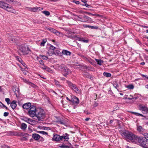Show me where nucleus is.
Masks as SVG:
<instances>
[{"label": "nucleus", "instance_id": "nucleus-1", "mask_svg": "<svg viewBox=\"0 0 148 148\" xmlns=\"http://www.w3.org/2000/svg\"><path fill=\"white\" fill-rule=\"evenodd\" d=\"M0 8L6 10L14 14L16 13V11L9 4L4 2L0 1Z\"/></svg>", "mask_w": 148, "mask_h": 148}, {"label": "nucleus", "instance_id": "nucleus-2", "mask_svg": "<svg viewBox=\"0 0 148 148\" xmlns=\"http://www.w3.org/2000/svg\"><path fill=\"white\" fill-rule=\"evenodd\" d=\"M45 117V114L43 110L40 108H37L34 118L38 121H42Z\"/></svg>", "mask_w": 148, "mask_h": 148}, {"label": "nucleus", "instance_id": "nucleus-3", "mask_svg": "<svg viewBox=\"0 0 148 148\" xmlns=\"http://www.w3.org/2000/svg\"><path fill=\"white\" fill-rule=\"evenodd\" d=\"M121 135L125 139L129 140L133 142L134 140V138L135 135L131 132L125 131L122 133Z\"/></svg>", "mask_w": 148, "mask_h": 148}, {"label": "nucleus", "instance_id": "nucleus-4", "mask_svg": "<svg viewBox=\"0 0 148 148\" xmlns=\"http://www.w3.org/2000/svg\"><path fill=\"white\" fill-rule=\"evenodd\" d=\"M17 48L19 49V51L23 55H27L31 51L29 48L25 45L19 46Z\"/></svg>", "mask_w": 148, "mask_h": 148}, {"label": "nucleus", "instance_id": "nucleus-5", "mask_svg": "<svg viewBox=\"0 0 148 148\" xmlns=\"http://www.w3.org/2000/svg\"><path fill=\"white\" fill-rule=\"evenodd\" d=\"M66 82L70 88L77 93H79L80 92V90L78 89L75 85L72 84L71 82L68 80H66Z\"/></svg>", "mask_w": 148, "mask_h": 148}, {"label": "nucleus", "instance_id": "nucleus-6", "mask_svg": "<svg viewBox=\"0 0 148 148\" xmlns=\"http://www.w3.org/2000/svg\"><path fill=\"white\" fill-rule=\"evenodd\" d=\"M37 109L35 106L31 107L28 110V115L31 117L34 118Z\"/></svg>", "mask_w": 148, "mask_h": 148}, {"label": "nucleus", "instance_id": "nucleus-7", "mask_svg": "<svg viewBox=\"0 0 148 148\" xmlns=\"http://www.w3.org/2000/svg\"><path fill=\"white\" fill-rule=\"evenodd\" d=\"M139 109L143 114H147L148 112V108L147 106L141 104H140L139 106Z\"/></svg>", "mask_w": 148, "mask_h": 148}, {"label": "nucleus", "instance_id": "nucleus-8", "mask_svg": "<svg viewBox=\"0 0 148 148\" xmlns=\"http://www.w3.org/2000/svg\"><path fill=\"white\" fill-rule=\"evenodd\" d=\"M136 129L138 132L140 134L143 135L146 132V130L143 128L141 126L137 125H136Z\"/></svg>", "mask_w": 148, "mask_h": 148}, {"label": "nucleus", "instance_id": "nucleus-9", "mask_svg": "<svg viewBox=\"0 0 148 148\" xmlns=\"http://www.w3.org/2000/svg\"><path fill=\"white\" fill-rule=\"evenodd\" d=\"M135 137L134 138V140L133 142H138L139 144L143 141L144 138L142 137L138 136L137 135H135Z\"/></svg>", "mask_w": 148, "mask_h": 148}, {"label": "nucleus", "instance_id": "nucleus-10", "mask_svg": "<svg viewBox=\"0 0 148 148\" xmlns=\"http://www.w3.org/2000/svg\"><path fill=\"white\" fill-rule=\"evenodd\" d=\"M40 7H35L33 8L31 7H26V9L29 11L31 12H35L40 10Z\"/></svg>", "mask_w": 148, "mask_h": 148}, {"label": "nucleus", "instance_id": "nucleus-11", "mask_svg": "<svg viewBox=\"0 0 148 148\" xmlns=\"http://www.w3.org/2000/svg\"><path fill=\"white\" fill-rule=\"evenodd\" d=\"M62 71L63 73V75L65 76H66L67 75L71 73V71L66 67L64 68L63 70H62Z\"/></svg>", "mask_w": 148, "mask_h": 148}, {"label": "nucleus", "instance_id": "nucleus-12", "mask_svg": "<svg viewBox=\"0 0 148 148\" xmlns=\"http://www.w3.org/2000/svg\"><path fill=\"white\" fill-rule=\"evenodd\" d=\"M61 136L58 135L57 134H54L53 137L52 138V140L53 141H58L61 140Z\"/></svg>", "mask_w": 148, "mask_h": 148}, {"label": "nucleus", "instance_id": "nucleus-13", "mask_svg": "<svg viewBox=\"0 0 148 148\" xmlns=\"http://www.w3.org/2000/svg\"><path fill=\"white\" fill-rule=\"evenodd\" d=\"M71 101L73 103L78 104L79 103V100L78 98L73 96H71Z\"/></svg>", "mask_w": 148, "mask_h": 148}, {"label": "nucleus", "instance_id": "nucleus-14", "mask_svg": "<svg viewBox=\"0 0 148 148\" xmlns=\"http://www.w3.org/2000/svg\"><path fill=\"white\" fill-rule=\"evenodd\" d=\"M147 142V140L144 139L141 143L140 144V145L144 148H148Z\"/></svg>", "mask_w": 148, "mask_h": 148}, {"label": "nucleus", "instance_id": "nucleus-15", "mask_svg": "<svg viewBox=\"0 0 148 148\" xmlns=\"http://www.w3.org/2000/svg\"><path fill=\"white\" fill-rule=\"evenodd\" d=\"M14 36L12 35L8 37V40L9 41L12 43H14L16 42V40L14 38Z\"/></svg>", "mask_w": 148, "mask_h": 148}, {"label": "nucleus", "instance_id": "nucleus-16", "mask_svg": "<svg viewBox=\"0 0 148 148\" xmlns=\"http://www.w3.org/2000/svg\"><path fill=\"white\" fill-rule=\"evenodd\" d=\"M31 104L30 103H27L24 104L22 106L23 108L25 109H29L31 106Z\"/></svg>", "mask_w": 148, "mask_h": 148}, {"label": "nucleus", "instance_id": "nucleus-17", "mask_svg": "<svg viewBox=\"0 0 148 148\" xmlns=\"http://www.w3.org/2000/svg\"><path fill=\"white\" fill-rule=\"evenodd\" d=\"M61 140L64 139L65 141H68L69 139V135L67 133H65L62 136H61Z\"/></svg>", "mask_w": 148, "mask_h": 148}, {"label": "nucleus", "instance_id": "nucleus-18", "mask_svg": "<svg viewBox=\"0 0 148 148\" xmlns=\"http://www.w3.org/2000/svg\"><path fill=\"white\" fill-rule=\"evenodd\" d=\"M62 53L63 55L66 56H70L71 54V53L70 51L64 49L62 50Z\"/></svg>", "mask_w": 148, "mask_h": 148}, {"label": "nucleus", "instance_id": "nucleus-19", "mask_svg": "<svg viewBox=\"0 0 148 148\" xmlns=\"http://www.w3.org/2000/svg\"><path fill=\"white\" fill-rule=\"evenodd\" d=\"M32 137L34 139L37 140L40 139V136L39 134L35 133L32 134Z\"/></svg>", "mask_w": 148, "mask_h": 148}, {"label": "nucleus", "instance_id": "nucleus-20", "mask_svg": "<svg viewBox=\"0 0 148 148\" xmlns=\"http://www.w3.org/2000/svg\"><path fill=\"white\" fill-rule=\"evenodd\" d=\"M6 1L10 3V2H13V4L16 6H18L21 5V3L18 2L13 1L12 0H6Z\"/></svg>", "mask_w": 148, "mask_h": 148}, {"label": "nucleus", "instance_id": "nucleus-21", "mask_svg": "<svg viewBox=\"0 0 148 148\" xmlns=\"http://www.w3.org/2000/svg\"><path fill=\"white\" fill-rule=\"evenodd\" d=\"M10 106L12 109H15L16 106L17 104H16V101H13L12 102L10 103Z\"/></svg>", "mask_w": 148, "mask_h": 148}, {"label": "nucleus", "instance_id": "nucleus-22", "mask_svg": "<svg viewBox=\"0 0 148 148\" xmlns=\"http://www.w3.org/2000/svg\"><path fill=\"white\" fill-rule=\"evenodd\" d=\"M83 75L84 77H86L89 78L91 79H92L93 78L92 76L88 73H83Z\"/></svg>", "mask_w": 148, "mask_h": 148}, {"label": "nucleus", "instance_id": "nucleus-23", "mask_svg": "<svg viewBox=\"0 0 148 148\" xmlns=\"http://www.w3.org/2000/svg\"><path fill=\"white\" fill-rule=\"evenodd\" d=\"M83 18L84 19H85V20H86L88 22H91L92 21V19L90 18L88 16H86L84 15L83 16Z\"/></svg>", "mask_w": 148, "mask_h": 148}, {"label": "nucleus", "instance_id": "nucleus-24", "mask_svg": "<svg viewBox=\"0 0 148 148\" xmlns=\"http://www.w3.org/2000/svg\"><path fill=\"white\" fill-rule=\"evenodd\" d=\"M37 121L34 120H33L31 119L29 123L31 125L34 126L37 123Z\"/></svg>", "mask_w": 148, "mask_h": 148}, {"label": "nucleus", "instance_id": "nucleus-25", "mask_svg": "<svg viewBox=\"0 0 148 148\" xmlns=\"http://www.w3.org/2000/svg\"><path fill=\"white\" fill-rule=\"evenodd\" d=\"M27 127V126L26 124L23 123L21 125V128L22 130H25L26 129Z\"/></svg>", "mask_w": 148, "mask_h": 148}, {"label": "nucleus", "instance_id": "nucleus-26", "mask_svg": "<svg viewBox=\"0 0 148 148\" xmlns=\"http://www.w3.org/2000/svg\"><path fill=\"white\" fill-rule=\"evenodd\" d=\"M49 30L51 32L56 34L57 35H58V34H59V32L57 30L52 28L49 29Z\"/></svg>", "mask_w": 148, "mask_h": 148}, {"label": "nucleus", "instance_id": "nucleus-27", "mask_svg": "<svg viewBox=\"0 0 148 148\" xmlns=\"http://www.w3.org/2000/svg\"><path fill=\"white\" fill-rule=\"evenodd\" d=\"M95 60L97 62V64L100 66L101 65L103 62V61L101 60L95 59Z\"/></svg>", "mask_w": 148, "mask_h": 148}, {"label": "nucleus", "instance_id": "nucleus-28", "mask_svg": "<svg viewBox=\"0 0 148 148\" xmlns=\"http://www.w3.org/2000/svg\"><path fill=\"white\" fill-rule=\"evenodd\" d=\"M79 40L81 42H82L85 43H88L89 41L88 39H84L83 38H79Z\"/></svg>", "mask_w": 148, "mask_h": 148}, {"label": "nucleus", "instance_id": "nucleus-29", "mask_svg": "<svg viewBox=\"0 0 148 148\" xmlns=\"http://www.w3.org/2000/svg\"><path fill=\"white\" fill-rule=\"evenodd\" d=\"M58 69L59 70H63L64 68H66L65 67V65L64 64H61L60 65H58Z\"/></svg>", "mask_w": 148, "mask_h": 148}, {"label": "nucleus", "instance_id": "nucleus-30", "mask_svg": "<svg viewBox=\"0 0 148 148\" xmlns=\"http://www.w3.org/2000/svg\"><path fill=\"white\" fill-rule=\"evenodd\" d=\"M79 67V68L80 69H88V67L85 66V65H79L78 66Z\"/></svg>", "mask_w": 148, "mask_h": 148}, {"label": "nucleus", "instance_id": "nucleus-31", "mask_svg": "<svg viewBox=\"0 0 148 148\" xmlns=\"http://www.w3.org/2000/svg\"><path fill=\"white\" fill-rule=\"evenodd\" d=\"M103 75L104 76L107 77H110L111 76V75L110 73L106 72H105L103 73Z\"/></svg>", "mask_w": 148, "mask_h": 148}, {"label": "nucleus", "instance_id": "nucleus-32", "mask_svg": "<svg viewBox=\"0 0 148 148\" xmlns=\"http://www.w3.org/2000/svg\"><path fill=\"white\" fill-rule=\"evenodd\" d=\"M42 12L45 14L46 16H48L50 14L49 12L47 11H42Z\"/></svg>", "mask_w": 148, "mask_h": 148}, {"label": "nucleus", "instance_id": "nucleus-33", "mask_svg": "<svg viewBox=\"0 0 148 148\" xmlns=\"http://www.w3.org/2000/svg\"><path fill=\"white\" fill-rule=\"evenodd\" d=\"M56 122L60 124L65 125V122L61 120H59L56 121Z\"/></svg>", "mask_w": 148, "mask_h": 148}, {"label": "nucleus", "instance_id": "nucleus-34", "mask_svg": "<svg viewBox=\"0 0 148 148\" xmlns=\"http://www.w3.org/2000/svg\"><path fill=\"white\" fill-rule=\"evenodd\" d=\"M55 82L56 85L57 86V87H59V88H61L62 87L60 84L59 82L57 80H55Z\"/></svg>", "mask_w": 148, "mask_h": 148}, {"label": "nucleus", "instance_id": "nucleus-35", "mask_svg": "<svg viewBox=\"0 0 148 148\" xmlns=\"http://www.w3.org/2000/svg\"><path fill=\"white\" fill-rule=\"evenodd\" d=\"M126 87L128 89H133L134 88V86L132 84H130L127 85Z\"/></svg>", "mask_w": 148, "mask_h": 148}, {"label": "nucleus", "instance_id": "nucleus-36", "mask_svg": "<svg viewBox=\"0 0 148 148\" xmlns=\"http://www.w3.org/2000/svg\"><path fill=\"white\" fill-rule=\"evenodd\" d=\"M114 87L117 89L118 91H119L118 89H117L118 87H119V85L116 82H115L113 84Z\"/></svg>", "mask_w": 148, "mask_h": 148}, {"label": "nucleus", "instance_id": "nucleus-37", "mask_svg": "<svg viewBox=\"0 0 148 148\" xmlns=\"http://www.w3.org/2000/svg\"><path fill=\"white\" fill-rule=\"evenodd\" d=\"M47 41V40L46 39H43L42 40V42H41L40 45L41 46H43L45 45V44Z\"/></svg>", "mask_w": 148, "mask_h": 148}, {"label": "nucleus", "instance_id": "nucleus-38", "mask_svg": "<svg viewBox=\"0 0 148 148\" xmlns=\"http://www.w3.org/2000/svg\"><path fill=\"white\" fill-rule=\"evenodd\" d=\"M38 132L41 134L43 135H47L48 134L47 132L44 131H39Z\"/></svg>", "mask_w": 148, "mask_h": 148}, {"label": "nucleus", "instance_id": "nucleus-39", "mask_svg": "<svg viewBox=\"0 0 148 148\" xmlns=\"http://www.w3.org/2000/svg\"><path fill=\"white\" fill-rule=\"evenodd\" d=\"M143 135L145 136V138H147V140H148V133L145 132Z\"/></svg>", "mask_w": 148, "mask_h": 148}, {"label": "nucleus", "instance_id": "nucleus-40", "mask_svg": "<svg viewBox=\"0 0 148 148\" xmlns=\"http://www.w3.org/2000/svg\"><path fill=\"white\" fill-rule=\"evenodd\" d=\"M48 54L49 55V56H52L53 53V51H52L51 50H49L48 51Z\"/></svg>", "mask_w": 148, "mask_h": 148}, {"label": "nucleus", "instance_id": "nucleus-41", "mask_svg": "<svg viewBox=\"0 0 148 148\" xmlns=\"http://www.w3.org/2000/svg\"><path fill=\"white\" fill-rule=\"evenodd\" d=\"M5 101L7 102L8 104H9L10 103V100L8 98H6L5 99Z\"/></svg>", "mask_w": 148, "mask_h": 148}, {"label": "nucleus", "instance_id": "nucleus-42", "mask_svg": "<svg viewBox=\"0 0 148 148\" xmlns=\"http://www.w3.org/2000/svg\"><path fill=\"white\" fill-rule=\"evenodd\" d=\"M49 49L50 50H52L53 51L54 50L56 49V47L52 45H51Z\"/></svg>", "mask_w": 148, "mask_h": 148}, {"label": "nucleus", "instance_id": "nucleus-43", "mask_svg": "<svg viewBox=\"0 0 148 148\" xmlns=\"http://www.w3.org/2000/svg\"><path fill=\"white\" fill-rule=\"evenodd\" d=\"M41 56V57L42 59L43 60H47L48 58L47 57L45 56Z\"/></svg>", "mask_w": 148, "mask_h": 148}, {"label": "nucleus", "instance_id": "nucleus-44", "mask_svg": "<svg viewBox=\"0 0 148 148\" xmlns=\"http://www.w3.org/2000/svg\"><path fill=\"white\" fill-rule=\"evenodd\" d=\"M45 70L47 71H48L49 72H51L52 71L51 70V69L47 66V67Z\"/></svg>", "mask_w": 148, "mask_h": 148}, {"label": "nucleus", "instance_id": "nucleus-45", "mask_svg": "<svg viewBox=\"0 0 148 148\" xmlns=\"http://www.w3.org/2000/svg\"><path fill=\"white\" fill-rule=\"evenodd\" d=\"M25 121L28 123H29V121L31 119L29 118H25Z\"/></svg>", "mask_w": 148, "mask_h": 148}, {"label": "nucleus", "instance_id": "nucleus-46", "mask_svg": "<svg viewBox=\"0 0 148 148\" xmlns=\"http://www.w3.org/2000/svg\"><path fill=\"white\" fill-rule=\"evenodd\" d=\"M23 80L25 82L28 84H29V83H30V82L28 80L26 79H23Z\"/></svg>", "mask_w": 148, "mask_h": 148}, {"label": "nucleus", "instance_id": "nucleus-47", "mask_svg": "<svg viewBox=\"0 0 148 148\" xmlns=\"http://www.w3.org/2000/svg\"><path fill=\"white\" fill-rule=\"evenodd\" d=\"M72 2L75 3L77 4H79L80 3L79 1H77L73 0V1Z\"/></svg>", "mask_w": 148, "mask_h": 148}, {"label": "nucleus", "instance_id": "nucleus-48", "mask_svg": "<svg viewBox=\"0 0 148 148\" xmlns=\"http://www.w3.org/2000/svg\"><path fill=\"white\" fill-rule=\"evenodd\" d=\"M1 147L2 148H10L9 147L5 145H2Z\"/></svg>", "mask_w": 148, "mask_h": 148}, {"label": "nucleus", "instance_id": "nucleus-49", "mask_svg": "<svg viewBox=\"0 0 148 148\" xmlns=\"http://www.w3.org/2000/svg\"><path fill=\"white\" fill-rule=\"evenodd\" d=\"M131 112L132 113V114H135V115H136V116H139V113H138L134 112Z\"/></svg>", "mask_w": 148, "mask_h": 148}, {"label": "nucleus", "instance_id": "nucleus-50", "mask_svg": "<svg viewBox=\"0 0 148 148\" xmlns=\"http://www.w3.org/2000/svg\"><path fill=\"white\" fill-rule=\"evenodd\" d=\"M42 66L41 67V68L42 69H45L47 67V66L45 65L44 64L42 65Z\"/></svg>", "mask_w": 148, "mask_h": 148}, {"label": "nucleus", "instance_id": "nucleus-51", "mask_svg": "<svg viewBox=\"0 0 148 148\" xmlns=\"http://www.w3.org/2000/svg\"><path fill=\"white\" fill-rule=\"evenodd\" d=\"M29 84L30 85H31L32 87H35V86H36L35 85H34V84L30 82V83H29Z\"/></svg>", "mask_w": 148, "mask_h": 148}, {"label": "nucleus", "instance_id": "nucleus-52", "mask_svg": "<svg viewBox=\"0 0 148 148\" xmlns=\"http://www.w3.org/2000/svg\"><path fill=\"white\" fill-rule=\"evenodd\" d=\"M9 114V113L8 112H5L3 114V115L5 116H6Z\"/></svg>", "mask_w": 148, "mask_h": 148}, {"label": "nucleus", "instance_id": "nucleus-53", "mask_svg": "<svg viewBox=\"0 0 148 148\" xmlns=\"http://www.w3.org/2000/svg\"><path fill=\"white\" fill-rule=\"evenodd\" d=\"M141 76L143 77H145L147 78V79H148V76L147 75H144L143 74H141Z\"/></svg>", "mask_w": 148, "mask_h": 148}, {"label": "nucleus", "instance_id": "nucleus-54", "mask_svg": "<svg viewBox=\"0 0 148 148\" xmlns=\"http://www.w3.org/2000/svg\"><path fill=\"white\" fill-rule=\"evenodd\" d=\"M43 62H44V61L42 60H40L39 61L40 64H42V65L44 64Z\"/></svg>", "mask_w": 148, "mask_h": 148}, {"label": "nucleus", "instance_id": "nucleus-55", "mask_svg": "<svg viewBox=\"0 0 148 148\" xmlns=\"http://www.w3.org/2000/svg\"><path fill=\"white\" fill-rule=\"evenodd\" d=\"M3 104L1 102H0V108H3Z\"/></svg>", "mask_w": 148, "mask_h": 148}, {"label": "nucleus", "instance_id": "nucleus-56", "mask_svg": "<svg viewBox=\"0 0 148 148\" xmlns=\"http://www.w3.org/2000/svg\"><path fill=\"white\" fill-rule=\"evenodd\" d=\"M21 63L25 67H26V65L22 61V62H21Z\"/></svg>", "mask_w": 148, "mask_h": 148}, {"label": "nucleus", "instance_id": "nucleus-57", "mask_svg": "<svg viewBox=\"0 0 148 148\" xmlns=\"http://www.w3.org/2000/svg\"><path fill=\"white\" fill-rule=\"evenodd\" d=\"M22 139V140L26 141L27 140V138L26 137H23Z\"/></svg>", "mask_w": 148, "mask_h": 148}, {"label": "nucleus", "instance_id": "nucleus-58", "mask_svg": "<svg viewBox=\"0 0 148 148\" xmlns=\"http://www.w3.org/2000/svg\"><path fill=\"white\" fill-rule=\"evenodd\" d=\"M128 99L129 100L133 99L136 100V98H135V97H132V98L128 97Z\"/></svg>", "mask_w": 148, "mask_h": 148}, {"label": "nucleus", "instance_id": "nucleus-59", "mask_svg": "<svg viewBox=\"0 0 148 148\" xmlns=\"http://www.w3.org/2000/svg\"><path fill=\"white\" fill-rule=\"evenodd\" d=\"M18 60L19 61V62H20L21 63V62H22V61H22V60L21 59V58H18Z\"/></svg>", "mask_w": 148, "mask_h": 148}, {"label": "nucleus", "instance_id": "nucleus-60", "mask_svg": "<svg viewBox=\"0 0 148 148\" xmlns=\"http://www.w3.org/2000/svg\"><path fill=\"white\" fill-rule=\"evenodd\" d=\"M141 26L144 28H148V26H145V25H142Z\"/></svg>", "mask_w": 148, "mask_h": 148}, {"label": "nucleus", "instance_id": "nucleus-61", "mask_svg": "<svg viewBox=\"0 0 148 148\" xmlns=\"http://www.w3.org/2000/svg\"><path fill=\"white\" fill-rule=\"evenodd\" d=\"M85 6H86V7H88L90 6V5L88 4H87L86 3H85Z\"/></svg>", "mask_w": 148, "mask_h": 148}, {"label": "nucleus", "instance_id": "nucleus-62", "mask_svg": "<svg viewBox=\"0 0 148 148\" xmlns=\"http://www.w3.org/2000/svg\"><path fill=\"white\" fill-rule=\"evenodd\" d=\"M79 21H81V22H88L86 20H84V21H81V20H79Z\"/></svg>", "mask_w": 148, "mask_h": 148}, {"label": "nucleus", "instance_id": "nucleus-63", "mask_svg": "<svg viewBox=\"0 0 148 148\" xmlns=\"http://www.w3.org/2000/svg\"><path fill=\"white\" fill-rule=\"evenodd\" d=\"M83 26L84 27L87 28V27L88 25L85 24H84L83 25Z\"/></svg>", "mask_w": 148, "mask_h": 148}, {"label": "nucleus", "instance_id": "nucleus-64", "mask_svg": "<svg viewBox=\"0 0 148 148\" xmlns=\"http://www.w3.org/2000/svg\"><path fill=\"white\" fill-rule=\"evenodd\" d=\"M82 1L84 3H86V0H82Z\"/></svg>", "mask_w": 148, "mask_h": 148}]
</instances>
